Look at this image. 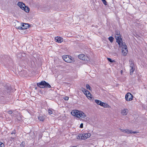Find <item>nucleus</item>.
Segmentation results:
<instances>
[{
	"label": "nucleus",
	"mask_w": 147,
	"mask_h": 147,
	"mask_svg": "<svg viewBox=\"0 0 147 147\" xmlns=\"http://www.w3.org/2000/svg\"><path fill=\"white\" fill-rule=\"evenodd\" d=\"M83 124L82 123H81L80 126V128H82L83 127Z\"/></svg>",
	"instance_id": "nucleus-38"
},
{
	"label": "nucleus",
	"mask_w": 147,
	"mask_h": 147,
	"mask_svg": "<svg viewBox=\"0 0 147 147\" xmlns=\"http://www.w3.org/2000/svg\"><path fill=\"white\" fill-rule=\"evenodd\" d=\"M22 27L23 29H26L29 27V24L26 23H22Z\"/></svg>",
	"instance_id": "nucleus-10"
},
{
	"label": "nucleus",
	"mask_w": 147,
	"mask_h": 147,
	"mask_svg": "<svg viewBox=\"0 0 147 147\" xmlns=\"http://www.w3.org/2000/svg\"><path fill=\"white\" fill-rule=\"evenodd\" d=\"M12 113H13V111H12L11 110H10L8 111V113L9 114H12Z\"/></svg>",
	"instance_id": "nucleus-36"
},
{
	"label": "nucleus",
	"mask_w": 147,
	"mask_h": 147,
	"mask_svg": "<svg viewBox=\"0 0 147 147\" xmlns=\"http://www.w3.org/2000/svg\"><path fill=\"white\" fill-rule=\"evenodd\" d=\"M4 146V144L3 143L0 142V147H3Z\"/></svg>",
	"instance_id": "nucleus-31"
},
{
	"label": "nucleus",
	"mask_w": 147,
	"mask_h": 147,
	"mask_svg": "<svg viewBox=\"0 0 147 147\" xmlns=\"http://www.w3.org/2000/svg\"><path fill=\"white\" fill-rule=\"evenodd\" d=\"M125 132L127 134H136L138 133V132L135 131H132L129 129H125Z\"/></svg>",
	"instance_id": "nucleus-11"
},
{
	"label": "nucleus",
	"mask_w": 147,
	"mask_h": 147,
	"mask_svg": "<svg viewBox=\"0 0 147 147\" xmlns=\"http://www.w3.org/2000/svg\"><path fill=\"white\" fill-rule=\"evenodd\" d=\"M71 114L72 115L75 116H76V115H77V114H76L75 113V110L72 111L71 112Z\"/></svg>",
	"instance_id": "nucleus-25"
},
{
	"label": "nucleus",
	"mask_w": 147,
	"mask_h": 147,
	"mask_svg": "<svg viewBox=\"0 0 147 147\" xmlns=\"http://www.w3.org/2000/svg\"><path fill=\"white\" fill-rule=\"evenodd\" d=\"M64 99L66 100H68L69 98L68 97L65 96L64 98H63Z\"/></svg>",
	"instance_id": "nucleus-34"
},
{
	"label": "nucleus",
	"mask_w": 147,
	"mask_h": 147,
	"mask_svg": "<svg viewBox=\"0 0 147 147\" xmlns=\"http://www.w3.org/2000/svg\"><path fill=\"white\" fill-rule=\"evenodd\" d=\"M84 55L83 54H80L78 55V58L82 60H83V58H84Z\"/></svg>",
	"instance_id": "nucleus-17"
},
{
	"label": "nucleus",
	"mask_w": 147,
	"mask_h": 147,
	"mask_svg": "<svg viewBox=\"0 0 147 147\" xmlns=\"http://www.w3.org/2000/svg\"><path fill=\"white\" fill-rule=\"evenodd\" d=\"M62 58L67 63H71L74 61L73 58H72L71 56L63 55Z\"/></svg>",
	"instance_id": "nucleus-5"
},
{
	"label": "nucleus",
	"mask_w": 147,
	"mask_h": 147,
	"mask_svg": "<svg viewBox=\"0 0 147 147\" xmlns=\"http://www.w3.org/2000/svg\"><path fill=\"white\" fill-rule=\"evenodd\" d=\"M109 105H108L107 104L103 102V105H102V107H109Z\"/></svg>",
	"instance_id": "nucleus-22"
},
{
	"label": "nucleus",
	"mask_w": 147,
	"mask_h": 147,
	"mask_svg": "<svg viewBox=\"0 0 147 147\" xmlns=\"http://www.w3.org/2000/svg\"><path fill=\"white\" fill-rule=\"evenodd\" d=\"M55 40L56 42L59 43H61L63 40V38L59 36H57L55 38Z\"/></svg>",
	"instance_id": "nucleus-9"
},
{
	"label": "nucleus",
	"mask_w": 147,
	"mask_h": 147,
	"mask_svg": "<svg viewBox=\"0 0 147 147\" xmlns=\"http://www.w3.org/2000/svg\"><path fill=\"white\" fill-rule=\"evenodd\" d=\"M48 111L49 114H52V111H51V110L49 109L48 110Z\"/></svg>",
	"instance_id": "nucleus-32"
},
{
	"label": "nucleus",
	"mask_w": 147,
	"mask_h": 147,
	"mask_svg": "<svg viewBox=\"0 0 147 147\" xmlns=\"http://www.w3.org/2000/svg\"><path fill=\"white\" fill-rule=\"evenodd\" d=\"M109 40L111 42H112L113 41L114 38L112 36H110L109 38Z\"/></svg>",
	"instance_id": "nucleus-23"
},
{
	"label": "nucleus",
	"mask_w": 147,
	"mask_h": 147,
	"mask_svg": "<svg viewBox=\"0 0 147 147\" xmlns=\"http://www.w3.org/2000/svg\"><path fill=\"white\" fill-rule=\"evenodd\" d=\"M120 129V130L121 131H122V132H124L125 131V130H124V129Z\"/></svg>",
	"instance_id": "nucleus-39"
},
{
	"label": "nucleus",
	"mask_w": 147,
	"mask_h": 147,
	"mask_svg": "<svg viewBox=\"0 0 147 147\" xmlns=\"http://www.w3.org/2000/svg\"><path fill=\"white\" fill-rule=\"evenodd\" d=\"M80 111H78V110H75V113L76 114H77V115H76V117H77L78 118H80Z\"/></svg>",
	"instance_id": "nucleus-16"
},
{
	"label": "nucleus",
	"mask_w": 147,
	"mask_h": 147,
	"mask_svg": "<svg viewBox=\"0 0 147 147\" xmlns=\"http://www.w3.org/2000/svg\"><path fill=\"white\" fill-rule=\"evenodd\" d=\"M86 87L87 89L89 90H91V88L90 86L88 84H87L86 85Z\"/></svg>",
	"instance_id": "nucleus-24"
},
{
	"label": "nucleus",
	"mask_w": 147,
	"mask_h": 147,
	"mask_svg": "<svg viewBox=\"0 0 147 147\" xmlns=\"http://www.w3.org/2000/svg\"><path fill=\"white\" fill-rule=\"evenodd\" d=\"M37 85L38 86L42 88H51V85L47 82L45 81H42L39 83H37Z\"/></svg>",
	"instance_id": "nucleus-2"
},
{
	"label": "nucleus",
	"mask_w": 147,
	"mask_h": 147,
	"mask_svg": "<svg viewBox=\"0 0 147 147\" xmlns=\"http://www.w3.org/2000/svg\"><path fill=\"white\" fill-rule=\"evenodd\" d=\"M17 120H18L19 121H21L22 120V118L21 117H18V118H17Z\"/></svg>",
	"instance_id": "nucleus-35"
},
{
	"label": "nucleus",
	"mask_w": 147,
	"mask_h": 147,
	"mask_svg": "<svg viewBox=\"0 0 147 147\" xmlns=\"http://www.w3.org/2000/svg\"><path fill=\"white\" fill-rule=\"evenodd\" d=\"M38 118L40 121H43L44 120V117L43 116H39L38 117Z\"/></svg>",
	"instance_id": "nucleus-20"
},
{
	"label": "nucleus",
	"mask_w": 147,
	"mask_h": 147,
	"mask_svg": "<svg viewBox=\"0 0 147 147\" xmlns=\"http://www.w3.org/2000/svg\"><path fill=\"white\" fill-rule=\"evenodd\" d=\"M115 36L116 37V36H121L120 34V32L118 30H117L115 31Z\"/></svg>",
	"instance_id": "nucleus-14"
},
{
	"label": "nucleus",
	"mask_w": 147,
	"mask_h": 147,
	"mask_svg": "<svg viewBox=\"0 0 147 147\" xmlns=\"http://www.w3.org/2000/svg\"><path fill=\"white\" fill-rule=\"evenodd\" d=\"M87 97V98L88 99H90V100L92 99V95L91 96H90L88 94L86 95Z\"/></svg>",
	"instance_id": "nucleus-27"
},
{
	"label": "nucleus",
	"mask_w": 147,
	"mask_h": 147,
	"mask_svg": "<svg viewBox=\"0 0 147 147\" xmlns=\"http://www.w3.org/2000/svg\"><path fill=\"white\" fill-rule=\"evenodd\" d=\"M16 28L18 29H20V30L23 29L22 27L21 26H18V27L16 26Z\"/></svg>",
	"instance_id": "nucleus-29"
},
{
	"label": "nucleus",
	"mask_w": 147,
	"mask_h": 147,
	"mask_svg": "<svg viewBox=\"0 0 147 147\" xmlns=\"http://www.w3.org/2000/svg\"><path fill=\"white\" fill-rule=\"evenodd\" d=\"M130 67L131 68H135L134 65L132 61H131L130 63Z\"/></svg>",
	"instance_id": "nucleus-21"
},
{
	"label": "nucleus",
	"mask_w": 147,
	"mask_h": 147,
	"mask_svg": "<svg viewBox=\"0 0 147 147\" xmlns=\"http://www.w3.org/2000/svg\"><path fill=\"white\" fill-rule=\"evenodd\" d=\"M82 89L84 90H82L84 93L86 95H87L88 94L90 95V96H91V94H90V92L88 90H86L84 88H83Z\"/></svg>",
	"instance_id": "nucleus-12"
},
{
	"label": "nucleus",
	"mask_w": 147,
	"mask_h": 147,
	"mask_svg": "<svg viewBox=\"0 0 147 147\" xmlns=\"http://www.w3.org/2000/svg\"><path fill=\"white\" fill-rule=\"evenodd\" d=\"M122 72H123L122 70H121V74H122Z\"/></svg>",
	"instance_id": "nucleus-42"
},
{
	"label": "nucleus",
	"mask_w": 147,
	"mask_h": 147,
	"mask_svg": "<svg viewBox=\"0 0 147 147\" xmlns=\"http://www.w3.org/2000/svg\"><path fill=\"white\" fill-rule=\"evenodd\" d=\"M16 134V131H14L13 132H12L11 133V134Z\"/></svg>",
	"instance_id": "nucleus-40"
},
{
	"label": "nucleus",
	"mask_w": 147,
	"mask_h": 147,
	"mask_svg": "<svg viewBox=\"0 0 147 147\" xmlns=\"http://www.w3.org/2000/svg\"><path fill=\"white\" fill-rule=\"evenodd\" d=\"M116 39L117 42L118 43L119 46H121L122 44L123 43L121 38V36H116Z\"/></svg>",
	"instance_id": "nucleus-7"
},
{
	"label": "nucleus",
	"mask_w": 147,
	"mask_h": 147,
	"mask_svg": "<svg viewBox=\"0 0 147 147\" xmlns=\"http://www.w3.org/2000/svg\"><path fill=\"white\" fill-rule=\"evenodd\" d=\"M122 47V53L123 56H125L126 55L127 53V46L125 42L122 44L121 46H119Z\"/></svg>",
	"instance_id": "nucleus-4"
},
{
	"label": "nucleus",
	"mask_w": 147,
	"mask_h": 147,
	"mask_svg": "<svg viewBox=\"0 0 147 147\" xmlns=\"http://www.w3.org/2000/svg\"><path fill=\"white\" fill-rule=\"evenodd\" d=\"M103 104V102H102L100 100L98 105H100L101 106H102Z\"/></svg>",
	"instance_id": "nucleus-33"
},
{
	"label": "nucleus",
	"mask_w": 147,
	"mask_h": 147,
	"mask_svg": "<svg viewBox=\"0 0 147 147\" xmlns=\"http://www.w3.org/2000/svg\"><path fill=\"white\" fill-rule=\"evenodd\" d=\"M107 59L111 63H113L115 62V61L114 60H113L112 59H111V58H107Z\"/></svg>",
	"instance_id": "nucleus-26"
},
{
	"label": "nucleus",
	"mask_w": 147,
	"mask_h": 147,
	"mask_svg": "<svg viewBox=\"0 0 147 147\" xmlns=\"http://www.w3.org/2000/svg\"><path fill=\"white\" fill-rule=\"evenodd\" d=\"M135 70V68H132L130 69V75H132Z\"/></svg>",
	"instance_id": "nucleus-19"
},
{
	"label": "nucleus",
	"mask_w": 147,
	"mask_h": 147,
	"mask_svg": "<svg viewBox=\"0 0 147 147\" xmlns=\"http://www.w3.org/2000/svg\"><path fill=\"white\" fill-rule=\"evenodd\" d=\"M13 139H14V138L11 137L10 138V140H12Z\"/></svg>",
	"instance_id": "nucleus-41"
},
{
	"label": "nucleus",
	"mask_w": 147,
	"mask_h": 147,
	"mask_svg": "<svg viewBox=\"0 0 147 147\" xmlns=\"http://www.w3.org/2000/svg\"><path fill=\"white\" fill-rule=\"evenodd\" d=\"M18 5L22 10H24L26 12H28L30 11V9L27 7L26 6L24 3L23 2H19L18 3Z\"/></svg>",
	"instance_id": "nucleus-3"
},
{
	"label": "nucleus",
	"mask_w": 147,
	"mask_h": 147,
	"mask_svg": "<svg viewBox=\"0 0 147 147\" xmlns=\"http://www.w3.org/2000/svg\"><path fill=\"white\" fill-rule=\"evenodd\" d=\"M133 96L130 92H128L125 95V99L128 101H129L133 99Z\"/></svg>",
	"instance_id": "nucleus-6"
},
{
	"label": "nucleus",
	"mask_w": 147,
	"mask_h": 147,
	"mask_svg": "<svg viewBox=\"0 0 147 147\" xmlns=\"http://www.w3.org/2000/svg\"><path fill=\"white\" fill-rule=\"evenodd\" d=\"M128 112V110L127 109H124L121 111L122 114L124 115H127Z\"/></svg>",
	"instance_id": "nucleus-13"
},
{
	"label": "nucleus",
	"mask_w": 147,
	"mask_h": 147,
	"mask_svg": "<svg viewBox=\"0 0 147 147\" xmlns=\"http://www.w3.org/2000/svg\"><path fill=\"white\" fill-rule=\"evenodd\" d=\"M83 60L89 62L90 61V59L87 56L84 55V58H83Z\"/></svg>",
	"instance_id": "nucleus-18"
},
{
	"label": "nucleus",
	"mask_w": 147,
	"mask_h": 147,
	"mask_svg": "<svg viewBox=\"0 0 147 147\" xmlns=\"http://www.w3.org/2000/svg\"><path fill=\"white\" fill-rule=\"evenodd\" d=\"M11 90V88L8 86L6 85L4 87L3 90L0 91V95L1 96L4 97V95L9 94Z\"/></svg>",
	"instance_id": "nucleus-1"
},
{
	"label": "nucleus",
	"mask_w": 147,
	"mask_h": 147,
	"mask_svg": "<svg viewBox=\"0 0 147 147\" xmlns=\"http://www.w3.org/2000/svg\"><path fill=\"white\" fill-rule=\"evenodd\" d=\"M24 143L23 142H22V144H20V146L21 147H24Z\"/></svg>",
	"instance_id": "nucleus-37"
},
{
	"label": "nucleus",
	"mask_w": 147,
	"mask_h": 147,
	"mask_svg": "<svg viewBox=\"0 0 147 147\" xmlns=\"http://www.w3.org/2000/svg\"><path fill=\"white\" fill-rule=\"evenodd\" d=\"M80 117H81L82 118H84L85 117H86L85 114L83 112L80 111Z\"/></svg>",
	"instance_id": "nucleus-15"
},
{
	"label": "nucleus",
	"mask_w": 147,
	"mask_h": 147,
	"mask_svg": "<svg viewBox=\"0 0 147 147\" xmlns=\"http://www.w3.org/2000/svg\"><path fill=\"white\" fill-rule=\"evenodd\" d=\"M91 136L90 133L83 134L81 137V139L82 140H85L88 138L90 137Z\"/></svg>",
	"instance_id": "nucleus-8"
},
{
	"label": "nucleus",
	"mask_w": 147,
	"mask_h": 147,
	"mask_svg": "<svg viewBox=\"0 0 147 147\" xmlns=\"http://www.w3.org/2000/svg\"><path fill=\"white\" fill-rule=\"evenodd\" d=\"M103 3L104 4V5H107V2L106 0H104L103 1H102Z\"/></svg>",
	"instance_id": "nucleus-30"
},
{
	"label": "nucleus",
	"mask_w": 147,
	"mask_h": 147,
	"mask_svg": "<svg viewBox=\"0 0 147 147\" xmlns=\"http://www.w3.org/2000/svg\"><path fill=\"white\" fill-rule=\"evenodd\" d=\"M94 101H95V102L97 104V105H98L99 103V102L100 101V100H97V99H96V100H94Z\"/></svg>",
	"instance_id": "nucleus-28"
}]
</instances>
